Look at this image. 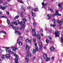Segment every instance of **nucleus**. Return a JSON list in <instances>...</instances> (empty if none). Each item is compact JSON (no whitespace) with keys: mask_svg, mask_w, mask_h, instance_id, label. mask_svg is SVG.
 <instances>
[{"mask_svg":"<svg viewBox=\"0 0 63 63\" xmlns=\"http://www.w3.org/2000/svg\"><path fill=\"white\" fill-rule=\"evenodd\" d=\"M17 23L20 24V26L22 27V28H25V23H22V21L20 22H19V20H17L16 21V22H12L13 24H15L16 25H17Z\"/></svg>","mask_w":63,"mask_h":63,"instance_id":"1","label":"nucleus"},{"mask_svg":"<svg viewBox=\"0 0 63 63\" xmlns=\"http://www.w3.org/2000/svg\"><path fill=\"white\" fill-rule=\"evenodd\" d=\"M23 38V37H22L21 36H20L19 39L17 40V43L20 46H21L22 45V43L21 42H19V39L22 40Z\"/></svg>","mask_w":63,"mask_h":63,"instance_id":"2","label":"nucleus"},{"mask_svg":"<svg viewBox=\"0 0 63 63\" xmlns=\"http://www.w3.org/2000/svg\"><path fill=\"white\" fill-rule=\"evenodd\" d=\"M54 34L55 35L56 37H58L59 36L60 33H59V32L58 31H57L56 32H54Z\"/></svg>","mask_w":63,"mask_h":63,"instance_id":"3","label":"nucleus"},{"mask_svg":"<svg viewBox=\"0 0 63 63\" xmlns=\"http://www.w3.org/2000/svg\"><path fill=\"white\" fill-rule=\"evenodd\" d=\"M26 43H28L29 44H31V40H29V39L27 38L26 40Z\"/></svg>","mask_w":63,"mask_h":63,"instance_id":"4","label":"nucleus"},{"mask_svg":"<svg viewBox=\"0 0 63 63\" xmlns=\"http://www.w3.org/2000/svg\"><path fill=\"white\" fill-rule=\"evenodd\" d=\"M32 32H33V35L34 36H35L36 35V33L35 32V29H33L32 30Z\"/></svg>","mask_w":63,"mask_h":63,"instance_id":"5","label":"nucleus"},{"mask_svg":"<svg viewBox=\"0 0 63 63\" xmlns=\"http://www.w3.org/2000/svg\"><path fill=\"white\" fill-rule=\"evenodd\" d=\"M58 6L59 7H60V10H62V3H59Z\"/></svg>","mask_w":63,"mask_h":63,"instance_id":"6","label":"nucleus"},{"mask_svg":"<svg viewBox=\"0 0 63 63\" xmlns=\"http://www.w3.org/2000/svg\"><path fill=\"white\" fill-rule=\"evenodd\" d=\"M11 48L13 49V50L14 52H16V47H14L13 46H12L11 47Z\"/></svg>","mask_w":63,"mask_h":63,"instance_id":"7","label":"nucleus"},{"mask_svg":"<svg viewBox=\"0 0 63 63\" xmlns=\"http://www.w3.org/2000/svg\"><path fill=\"white\" fill-rule=\"evenodd\" d=\"M10 54H14V56H15V57H17V55L16 54V53H14V52H12V51H11L10 52V53H9Z\"/></svg>","mask_w":63,"mask_h":63,"instance_id":"8","label":"nucleus"},{"mask_svg":"<svg viewBox=\"0 0 63 63\" xmlns=\"http://www.w3.org/2000/svg\"><path fill=\"white\" fill-rule=\"evenodd\" d=\"M57 23H59L60 26H61L62 24V22L60 20H58L57 21Z\"/></svg>","mask_w":63,"mask_h":63,"instance_id":"9","label":"nucleus"},{"mask_svg":"<svg viewBox=\"0 0 63 63\" xmlns=\"http://www.w3.org/2000/svg\"><path fill=\"white\" fill-rule=\"evenodd\" d=\"M27 55L28 56H31V54L30 52V51H28L27 52Z\"/></svg>","mask_w":63,"mask_h":63,"instance_id":"10","label":"nucleus"},{"mask_svg":"<svg viewBox=\"0 0 63 63\" xmlns=\"http://www.w3.org/2000/svg\"><path fill=\"white\" fill-rule=\"evenodd\" d=\"M39 45L40 46L39 48L40 49H41L42 48V43L41 42H40L39 43Z\"/></svg>","mask_w":63,"mask_h":63,"instance_id":"11","label":"nucleus"},{"mask_svg":"<svg viewBox=\"0 0 63 63\" xmlns=\"http://www.w3.org/2000/svg\"><path fill=\"white\" fill-rule=\"evenodd\" d=\"M50 49L51 51H53L55 50V48L53 46L52 47L50 48Z\"/></svg>","mask_w":63,"mask_h":63,"instance_id":"12","label":"nucleus"},{"mask_svg":"<svg viewBox=\"0 0 63 63\" xmlns=\"http://www.w3.org/2000/svg\"><path fill=\"white\" fill-rule=\"evenodd\" d=\"M5 56L7 58H10L11 56L10 54H6Z\"/></svg>","mask_w":63,"mask_h":63,"instance_id":"13","label":"nucleus"},{"mask_svg":"<svg viewBox=\"0 0 63 63\" xmlns=\"http://www.w3.org/2000/svg\"><path fill=\"white\" fill-rule=\"evenodd\" d=\"M21 10L22 12H24L25 11V9L23 6H22L21 8Z\"/></svg>","mask_w":63,"mask_h":63,"instance_id":"14","label":"nucleus"},{"mask_svg":"<svg viewBox=\"0 0 63 63\" xmlns=\"http://www.w3.org/2000/svg\"><path fill=\"white\" fill-rule=\"evenodd\" d=\"M0 17H1V18H7V17L6 16L1 15L0 16Z\"/></svg>","mask_w":63,"mask_h":63,"instance_id":"15","label":"nucleus"},{"mask_svg":"<svg viewBox=\"0 0 63 63\" xmlns=\"http://www.w3.org/2000/svg\"><path fill=\"white\" fill-rule=\"evenodd\" d=\"M47 54H44L43 55V57L44 59H45V58H47Z\"/></svg>","mask_w":63,"mask_h":63,"instance_id":"16","label":"nucleus"},{"mask_svg":"<svg viewBox=\"0 0 63 63\" xmlns=\"http://www.w3.org/2000/svg\"><path fill=\"white\" fill-rule=\"evenodd\" d=\"M23 22H24L23 23H25V22L26 21V18H24L23 19Z\"/></svg>","mask_w":63,"mask_h":63,"instance_id":"17","label":"nucleus"},{"mask_svg":"<svg viewBox=\"0 0 63 63\" xmlns=\"http://www.w3.org/2000/svg\"><path fill=\"white\" fill-rule=\"evenodd\" d=\"M45 58V61L46 62H48V61L49 60V59L48 57L47 58Z\"/></svg>","mask_w":63,"mask_h":63,"instance_id":"18","label":"nucleus"},{"mask_svg":"<svg viewBox=\"0 0 63 63\" xmlns=\"http://www.w3.org/2000/svg\"><path fill=\"white\" fill-rule=\"evenodd\" d=\"M15 33H18V34H19V35H21V33H20V32L19 31L17 32V31H16L15 32Z\"/></svg>","mask_w":63,"mask_h":63,"instance_id":"19","label":"nucleus"},{"mask_svg":"<svg viewBox=\"0 0 63 63\" xmlns=\"http://www.w3.org/2000/svg\"><path fill=\"white\" fill-rule=\"evenodd\" d=\"M32 16H33V17H36V15H35V14L34 13L32 12Z\"/></svg>","mask_w":63,"mask_h":63,"instance_id":"20","label":"nucleus"},{"mask_svg":"<svg viewBox=\"0 0 63 63\" xmlns=\"http://www.w3.org/2000/svg\"><path fill=\"white\" fill-rule=\"evenodd\" d=\"M26 48L27 50H29V46L28 45H26Z\"/></svg>","mask_w":63,"mask_h":63,"instance_id":"21","label":"nucleus"},{"mask_svg":"<svg viewBox=\"0 0 63 63\" xmlns=\"http://www.w3.org/2000/svg\"><path fill=\"white\" fill-rule=\"evenodd\" d=\"M20 16L22 17H23V13L22 12H20Z\"/></svg>","mask_w":63,"mask_h":63,"instance_id":"22","label":"nucleus"},{"mask_svg":"<svg viewBox=\"0 0 63 63\" xmlns=\"http://www.w3.org/2000/svg\"><path fill=\"white\" fill-rule=\"evenodd\" d=\"M32 51L33 53H36V51L35 50V49H33L32 50Z\"/></svg>","mask_w":63,"mask_h":63,"instance_id":"23","label":"nucleus"},{"mask_svg":"<svg viewBox=\"0 0 63 63\" xmlns=\"http://www.w3.org/2000/svg\"><path fill=\"white\" fill-rule=\"evenodd\" d=\"M18 2L20 3H21L22 4H23L24 3L23 2V1H22V0H18Z\"/></svg>","mask_w":63,"mask_h":63,"instance_id":"24","label":"nucleus"},{"mask_svg":"<svg viewBox=\"0 0 63 63\" xmlns=\"http://www.w3.org/2000/svg\"><path fill=\"white\" fill-rule=\"evenodd\" d=\"M37 38L39 40H40L41 39V36L39 35L38 34L37 35Z\"/></svg>","mask_w":63,"mask_h":63,"instance_id":"25","label":"nucleus"},{"mask_svg":"<svg viewBox=\"0 0 63 63\" xmlns=\"http://www.w3.org/2000/svg\"><path fill=\"white\" fill-rule=\"evenodd\" d=\"M56 26V25L55 24H54V25H51L50 26L51 27H55Z\"/></svg>","mask_w":63,"mask_h":63,"instance_id":"26","label":"nucleus"},{"mask_svg":"<svg viewBox=\"0 0 63 63\" xmlns=\"http://www.w3.org/2000/svg\"><path fill=\"white\" fill-rule=\"evenodd\" d=\"M34 12H37V11H38V8H35L34 9Z\"/></svg>","mask_w":63,"mask_h":63,"instance_id":"27","label":"nucleus"},{"mask_svg":"<svg viewBox=\"0 0 63 63\" xmlns=\"http://www.w3.org/2000/svg\"><path fill=\"white\" fill-rule=\"evenodd\" d=\"M18 29V28L17 27H14L13 28V29H14L16 31V30H17Z\"/></svg>","mask_w":63,"mask_h":63,"instance_id":"28","label":"nucleus"},{"mask_svg":"<svg viewBox=\"0 0 63 63\" xmlns=\"http://www.w3.org/2000/svg\"><path fill=\"white\" fill-rule=\"evenodd\" d=\"M25 59L26 60V62H28V61H29V59H28V58H27V57H26Z\"/></svg>","mask_w":63,"mask_h":63,"instance_id":"29","label":"nucleus"},{"mask_svg":"<svg viewBox=\"0 0 63 63\" xmlns=\"http://www.w3.org/2000/svg\"><path fill=\"white\" fill-rule=\"evenodd\" d=\"M19 17V16H17L14 17V19H17Z\"/></svg>","mask_w":63,"mask_h":63,"instance_id":"30","label":"nucleus"},{"mask_svg":"<svg viewBox=\"0 0 63 63\" xmlns=\"http://www.w3.org/2000/svg\"><path fill=\"white\" fill-rule=\"evenodd\" d=\"M47 31H49V32H51L52 30L50 29H47Z\"/></svg>","mask_w":63,"mask_h":63,"instance_id":"31","label":"nucleus"},{"mask_svg":"<svg viewBox=\"0 0 63 63\" xmlns=\"http://www.w3.org/2000/svg\"><path fill=\"white\" fill-rule=\"evenodd\" d=\"M47 16L48 17V19H50V18H51L50 17V15L48 14L47 15Z\"/></svg>","mask_w":63,"mask_h":63,"instance_id":"32","label":"nucleus"},{"mask_svg":"<svg viewBox=\"0 0 63 63\" xmlns=\"http://www.w3.org/2000/svg\"><path fill=\"white\" fill-rule=\"evenodd\" d=\"M35 50L36 51H38V47H35Z\"/></svg>","mask_w":63,"mask_h":63,"instance_id":"33","label":"nucleus"},{"mask_svg":"<svg viewBox=\"0 0 63 63\" xmlns=\"http://www.w3.org/2000/svg\"><path fill=\"white\" fill-rule=\"evenodd\" d=\"M48 39H50V40H51L52 39V37H51V36L50 35L49 36H48Z\"/></svg>","mask_w":63,"mask_h":63,"instance_id":"34","label":"nucleus"},{"mask_svg":"<svg viewBox=\"0 0 63 63\" xmlns=\"http://www.w3.org/2000/svg\"><path fill=\"white\" fill-rule=\"evenodd\" d=\"M0 8H1L2 10H4V7H2V6L1 5L0 6Z\"/></svg>","mask_w":63,"mask_h":63,"instance_id":"35","label":"nucleus"},{"mask_svg":"<svg viewBox=\"0 0 63 63\" xmlns=\"http://www.w3.org/2000/svg\"><path fill=\"white\" fill-rule=\"evenodd\" d=\"M49 11H50L51 12H53V10L51 8H49Z\"/></svg>","mask_w":63,"mask_h":63,"instance_id":"36","label":"nucleus"},{"mask_svg":"<svg viewBox=\"0 0 63 63\" xmlns=\"http://www.w3.org/2000/svg\"><path fill=\"white\" fill-rule=\"evenodd\" d=\"M51 16L52 17H55V16H56V14H52V15Z\"/></svg>","mask_w":63,"mask_h":63,"instance_id":"37","label":"nucleus"},{"mask_svg":"<svg viewBox=\"0 0 63 63\" xmlns=\"http://www.w3.org/2000/svg\"><path fill=\"white\" fill-rule=\"evenodd\" d=\"M42 5H43V6H46V5H47V3H45L43 2H42Z\"/></svg>","mask_w":63,"mask_h":63,"instance_id":"38","label":"nucleus"},{"mask_svg":"<svg viewBox=\"0 0 63 63\" xmlns=\"http://www.w3.org/2000/svg\"><path fill=\"white\" fill-rule=\"evenodd\" d=\"M15 58V60H16V61H18V57H18V55H17V56Z\"/></svg>","mask_w":63,"mask_h":63,"instance_id":"39","label":"nucleus"},{"mask_svg":"<svg viewBox=\"0 0 63 63\" xmlns=\"http://www.w3.org/2000/svg\"><path fill=\"white\" fill-rule=\"evenodd\" d=\"M58 11H56V15H58Z\"/></svg>","mask_w":63,"mask_h":63,"instance_id":"40","label":"nucleus"},{"mask_svg":"<svg viewBox=\"0 0 63 63\" xmlns=\"http://www.w3.org/2000/svg\"><path fill=\"white\" fill-rule=\"evenodd\" d=\"M33 24L34 26H35V25H36V24H37V23H36V22H34L33 23Z\"/></svg>","mask_w":63,"mask_h":63,"instance_id":"41","label":"nucleus"},{"mask_svg":"<svg viewBox=\"0 0 63 63\" xmlns=\"http://www.w3.org/2000/svg\"><path fill=\"white\" fill-rule=\"evenodd\" d=\"M7 22L8 24H10V21L8 19H7Z\"/></svg>","mask_w":63,"mask_h":63,"instance_id":"42","label":"nucleus"},{"mask_svg":"<svg viewBox=\"0 0 63 63\" xmlns=\"http://www.w3.org/2000/svg\"><path fill=\"white\" fill-rule=\"evenodd\" d=\"M6 51H8L9 53H10V52H11V50H6Z\"/></svg>","mask_w":63,"mask_h":63,"instance_id":"43","label":"nucleus"},{"mask_svg":"<svg viewBox=\"0 0 63 63\" xmlns=\"http://www.w3.org/2000/svg\"><path fill=\"white\" fill-rule=\"evenodd\" d=\"M28 17L30 19H31L32 17H31V16L30 15H28Z\"/></svg>","mask_w":63,"mask_h":63,"instance_id":"44","label":"nucleus"},{"mask_svg":"<svg viewBox=\"0 0 63 63\" xmlns=\"http://www.w3.org/2000/svg\"><path fill=\"white\" fill-rule=\"evenodd\" d=\"M3 5H6L7 4V2H4L3 3Z\"/></svg>","mask_w":63,"mask_h":63,"instance_id":"45","label":"nucleus"},{"mask_svg":"<svg viewBox=\"0 0 63 63\" xmlns=\"http://www.w3.org/2000/svg\"><path fill=\"white\" fill-rule=\"evenodd\" d=\"M53 22H54V24H55V19H53Z\"/></svg>","mask_w":63,"mask_h":63,"instance_id":"46","label":"nucleus"},{"mask_svg":"<svg viewBox=\"0 0 63 63\" xmlns=\"http://www.w3.org/2000/svg\"><path fill=\"white\" fill-rule=\"evenodd\" d=\"M1 58L2 59H4V55H2Z\"/></svg>","mask_w":63,"mask_h":63,"instance_id":"47","label":"nucleus"},{"mask_svg":"<svg viewBox=\"0 0 63 63\" xmlns=\"http://www.w3.org/2000/svg\"><path fill=\"white\" fill-rule=\"evenodd\" d=\"M46 43H48L49 42V40L48 39H46Z\"/></svg>","mask_w":63,"mask_h":63,"instance_id":"48","label":"nucleus"},{"mask_svg":"<svg viewBox=\"0 0 63 63\" xmlns=\"http://www.w3.org/2000/svg\"><path fill=\"white\" fill-rule=\"evenodd\" d=\"M35 58H36V57H33L32 58V60H35Z\"/></svg>","mask_w":63,"mask_h":63,"instance_id":"49","label":"nucleus"},{"mask_svg":"<svg viewBox=\"0 0 63 63\" xmlns=\"http://www.w3.org/2000/svg\"><path fill=\"white\" fill-rule=\"evenodd\" d=\"M3 0H1L0 1V4H1L3 3Z\"/></svg>","mask_w":63,"mask_h":63,"instance_id":"50","label":"nucleus"},{"mask_svg":"<svg viewBox=\"0 0 63 63\" xmlns=\"http://www.w3.org/2000/svg\"><path fill=\"white\" fill-rule=\"evenodd\" d=\"M54 59V57H52L51 58V60H53V59Z\"/></svg>","mask_w":63,"mask_h":63,"instance_id":"51","label":"nucleus"},{"mask_svg":"<svg viewBox=\"0 0 63 63\" xmlns=\"http://www.w3.org/2000/svg\"><path fill=\"white\" fill-rule=\"evenodd\" d=\"M34 42H36V39L34 38L33 39Z\"/></svg>","mask_w":63,"mask_h":63,"instance_id":"52","label":"nucleus"},{"mask_svg":"<svg viewBox=\"0 0 63 63\" xmlns=\"http://www.w3.org/2000/svg\"><path fill=\"white\" fill-rule=\"evenodd\" d=\"M9 48H9V47H6V49L7 50H8V49H9Z\"/></svg>","mask_w":63,"mask_h":63,"instance_id":"53","label":"nucleus"},{"mask_svg":"<svg viewBox=\"0 0 63 63\" xmlns=\"http://www.w3.org/2000/svg\"><path fill=\"white\" fill-rule=\"evenodd\" d=\"M41 31L42 32H43V29H41Z\"/></svg>","mask_w":63,"mask_h":63,"instance_id":"54","label":"nucleus"},{"mask_svg":"<svg viewBox=\"0 0 63 63\" xmlns=\"http://www.w3.org/2000/svg\"><path fill=\"white\" fill-rule=\"evenodd\" d=\"M1 26H2L3 27H4V26L2 25H0V27H1Z\"/></svg>","mask_w":63,"mask_h":63,"instance_id":"55","label":"nucleus"},{"mask_svg":"<svg viewBox=\"0 0 63 63\" xmlns=\"http://www.w3.org/2000/svg\"><path fill=\"white\" fill-rule=\"evenodd\" d=\"M6 13V14H8V15H9V12L7 11Z\"/></svg>","mask_w":63,"mask_h":63,"instance_id":"56","label":"nucleus"},{"mask_svg":"<svg viewBox=\"0 0 63 63\" xmlns=\"http://www.w3.org/2000/svg\"><path fill=\"white\" fill-rule=\"evenodd\" d=\"M28 9H31L30 7V6H28Z\"/></svg>","mask_w":63,"mask_h":63,"instance_id":"57","label":"nucleus"},{"mask_svg":"<svg viewBox=\"0 0 63 63\" xmlns=\"http://www.w3.org/2000/svg\"><path fill=\"white\" fill-rule=\"evenodd\" d=\"M11 26V27H13V28H14V26L13 25H10V26Z\"/></svg>","mask_w":63,"mask_h":63,"instance_id":"58","label":"nucleus"},{"mask_svg":"<svg viewBox=\"0 0 63 63\" xmlns=\"http://www.w3.org/2000/svg\"><path fill=\"white\" fill-rule=\"evenodd\" d=\"M58 15L59 16H61V14L59 13L58 14Z\"/></svg>","mask_w":63,"mask_h":63,"instance_id":"59","label":"nucleus"},{"mask_svg":"<svg viewBox=\"0 0 63 63\" xmlns=\"http://www.w3.org/2000/svg\"><path fill=\"white\" fill-rule=\"evenodd\" d=\"M61 41H62V42H63V38H61Z\"/></svg>","mask_w":63,"mask_h":63,"instance_id":"60","label":"nucleus"},{"mask_svg":"<svg viewBox=\"0 0 63 63\" xmlns=\"http://www.w3.org/2000/svg\"><path fill=\"white\" fill-rule=\"evenodd\" d=\"M6 8H7V6H5L4 7V9H6Z\"/></svg>","mask_w":63,"mask_h":63,"instance_id":"61","label":"nucleus"},{"mask_svg":"<svg viewBox=\"0 0 63 63\" xmlns=\"http://www.w3.org/2000/svg\"><path fill=\"white\" fill-rule=\"evenodd\" d=\"M40 35L41 36H43V33H41Z\"/></svg>","mask_w":63,"mask_h":63,"instance_id":"62","label":"nucleus"},{"mask_svg":"<svg viewBox=\"0 0 63 63\" xmlns=\"http://www.w3.org/2000/svg\"><path fill=\"white\" fill-rule=\"evenodd\" d=\"M50 42L51 43H53V41H50Z\"/></svg>","mask_w":63,"mask_h":63,"instance_id":"63","label":"nucleus"},{"mask_svg":"<svg viewBox=\"0 0 63 63\" xmlns=\"http://www.w3.org/2000/svg\"><path fill=\"white\" fill-rule=\"evenodd\" d=\"M60 29H62V27H60Z\"/></svg>","mask_w":63,"mask_h":63,"instance_id":"64","label":"nucleus"}]
</instances>
